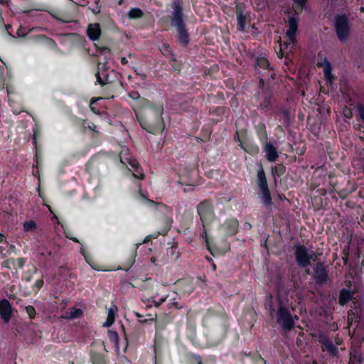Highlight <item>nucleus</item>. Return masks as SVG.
I'll list each match as a JSON object with an SVG mask.
<instances>
[{"label":"nucleus","mask_w":364,"mask_h":364,"mask_svg":"<svg viewBox=\"0 0 364 364\" xmlns=\"http://www.w3.org/2000/svg\"><path fill=\"white\" fill-rule=\"evenodd\" d=\"M97 52L99 54V59L97 63V70L95 73L97 82L100 85L112 83L109 77L108 70L110 67L107 65L109 63L108 60L110 58L112 54L111 49L107 45L103 44L100 42L99 44L95 43Z\"/></svg>","instance_id":"nucleus-1"},{"label":"nucleus","mask_w":364,"mask_h":364,"mask_svg":"<svg viewBox=\"0 0 364 364\" xmlns=\"http://www.w3.org/2000/svg\"><path fill=\"white\" fill-rule=\"evenodd\" d=\"M119 159V166L126 167L132 173L133 176L137 179L144 178V173L142 168L139 166L138 161L130 155L127 147L121 146Z\"/></svg>","instance_id":"nucleus-2"},{"label":"nucleus","mask_w":364,"mask_h":364,"mask_svg":"<svg viewBox=\"0 0 364 364\" xmlns=\"http://www.w3.org/2000/svg\"><path fill=\"white\" fill-rule=\"evenodd\" d=\"M172 14L173 20L171 26L176 28L180 43L186 46L189 42V34L183 21L182 10L178 4H174L173 11Z\"/></svg>","instance_id":"nucleus-3"},{"label":"nucleus","mask_w":364,"mask_h":364,"mask_svg":"<svg viewBox=\"0 0 364 364\" xmlns=\"http://www.w3.org/2000/svg\"><path fill=\"white\" fill-rule=\"evenodd\" d=\"M294 250L297 264L303 268L311 266L313 262L317 260L319 255L314 250L301 245H295Z\"/></svg>","instance_id":"nucleus-4"},{"label":"nucleus","mask_w":364,"mask_h":364,"mask_svg":"<svg viewBox=\"0 0 364 364\" xmlns=\"http://www.w3.org/2000/svg\"><path fill=\"white\" fill-rule=\"evenodd\" d=\"M289 28L286 33V40L280 41L279 48L282 55L289 53L294 48L296 39V33L297 31V19L295 17H291L288 20Z\"/></svg>","instance_id":"nucleus-5"},{"label":"nucleus","mask_w":364,"mask_h":364,"mask_svg":"<svg viewBox=\"0 0 364 364\" xmlns=\"http://www.w3.org/2000/svg\"><path fill=\"white\" fill-rule=\"evenodd\" d=\"M279 309L277 312V321L284 329H291L294 325V318L289 311L288 303L282 301L279 297Z\"/></svg>","instance_id":"nucleus-6"},{"label":"nucleus","mask_w":364,"mask_h":364,"mask_svg":"<svg viewBox=\"0 0 364 364\" xmlns=\"http://www.w3.org/2000/svg\"><path fill=\"white\" fill-rule=\"evenodd\" d=\"M337 36L341 41H346L350 34V26L348 18L344 15L337 16L335 21Z\"/></svg>","instance_id":"nucleus-7"},{"label":"nucleus","mask_w":364,"mask_h":364,"mask_svg":"<svg viewBox=\"0 0 364 364\" xmlns=\"http://www.w3.org/2000/svg\"><path fill=\"white\" fill-rule=\"evenodd\" d=\"M14 309L6 299L0 300V318L4 324L8 323L13 316Z\"/></svg>","instance_id":"nucleus-8"},{"label":"nucleus","mask_w":364,"mask_h":364,"mask_svg":"<svg viewBox=\"0 0 364 364\" xmlns=\"http://www.w3.org/2000/svg\"><path fill=\"white\" fill-rule=\"evenodd\" d=\"M198 213L203 221V226L205 223L213 218V208L210 203L208 202H203L198 205Z\"/></svg>","instance_id":"nucleus-9"},{"label":"nucleus","mask_w":364,"mask_h":364,"mask_svg":"<svg viewBox=\"0 0 364 364\" xmlns=\"http://www.w3.org/2000/svg\"><path fill=\"white\" fill-rule=\"evenodd\" d=\"M317 66L322 68L326 80L331 82L333 77L331 74V65L326 58H319L317 61Z\"/></svg>","instance_id":"nucleus-10"},{"label":"nucleus","mask_w":364,"mask_h":364,"mask_svg":"<svg viewBox=\"0 0 364 364\" xmlns=\"http://www.w3.org/2000/svg\"><path fill=\"white\" fill-rule=\"evenodd\" d=\"M87 36L88 38L92 41H98L101 36L102 31L100 23H90L87 28Z\"/></svg>","instance_id":"nucleus-11"},{"label":"nucleus","mask_w":364,"mask_h":364,"mask_svg":"<svg viewBox=\"0 0 364 364\" xmlns=\"http://www.w3.org/2000/svg\"><path fill=\"white\" fill-rule=\"evenodd\" d=\"M265 156L270 162H274L278 159L279 154L275 146L270 142H267L264 146Z\"/></svg>","instance_id":"nucleus-12"},{"label":"nucleus","mask_w":364,"mask_h":364,"mask_svg":"<svg viewBox=\"0 0 364 364\" xmlns=\"http://www.w3.org/2000/svg\"><path fill=\"white\" fill-rule=\"evenodd\" d=\"M321 343H322L323 350H326L333 355H337L338 348L333 343L327 338H323Z\"/></svg>","instance_id":"nucleus-13"},{"label":"nucleus","mask_w":364,"mask_h":364,"mask_svg":"<svg viewBox=\"0 0 364 364\" xmlns=\"http://www.w3.org/2000/svg\"><path fill=\"white\" fill-rule=\"evenodd\" d=\"M139 196H141V198L142 199H144V203L146 205L149 206V207L157 206V207H159V208L161 211H166L168 213H171V210L168 209L167 208V206H166L163 204H156L153 200L146 199L144 195L142 193L141 190L140 188L139 190Z\"/></svg>","instance_id":"nucleus-14"},{"label":"nucleus","mask_w":364,"mask_h":364,"mask_svg":"<svg viewBox=\"0 0 364 364\" xmlns=\"http://www.w3.org/2000/svg\"><path fill=\"white\" fill-rule=\"evenodd\" d=\"M238 226V222L235 219H230L227 220L223 227L227 231V234L232 235L236 233Z\"/></svg>","instance_id":"nucleus-15"},{"label":"nucleus","mask_w":364,"mask_h":364,"mask_svg":"<svg viewBox=\"0 0 364 364\" xmlns=\"http://www.w3.org/2000/svg\"><path fill=\"white\" fill-rule=\"evenodd\" d=\"M29 267L26 271L23 272L21 276L23 281L30 282L33 279L34 274L38 272V269L33 264L28 265Z\"/></svg>","instance_id":"nucleus-16"},{"label":"nucleus","mask_w":364,"mask_h":364,"mask_svg":"<svg viewBox=\"0 0 364 364\" xmlns=\"http://www.w3.org/2000/svg\"><path fill=\"white\" fill-rule=\"evenodd\" d=\"M83 314L81 309L72 307L66 311L64 318L67 319H75L80 318Z\"/></svg>","instance_id":"nucleus-17"},{"label":"nucleus","mask_w":364,"mask_h":364,"mask_svg":"<svg viewBox=\"0 0 364 364\" xmlns=\"http://www.w3.org/2000/svg\"><path fill=\"white\" fill-rule=\"evenodd\" d=\"M257 184L259 188V191L262 190L269 189L264 171L262 168L258 171L257 173Z\"/></svg>","instance_id":"nucleus-18"},{"label":"nucleus","mask_w":364,"mask_h":364,"mask_svg":"<svg viewBox=\"0 0 364 364\" xmlns=\"http://www.w3.org/2000/svg\"><path fill=\"white\" fill-rule=\"evenodd\" d=\"M353 296V294L346 289H342L340 292L339 304L344 305L348 302Z\"/></svg>","instance_id":"nucleus-19"},{"label":"nucleus","mask_w":364,"mask_h":364,"mask_svg":"<svg viewBox=\"0 0 364 364\" xmlns=\"http://www.w3.org/2000/svg\"><path fill=\"white\" fill-rule=\"evenodd\" d=\"M237 28L240 31H245L246 28V16L240 11H237Z\"/></svg>","instance_id":"nucleus-20"},{"label":"nucleus","mask_w":364,"mask_h":364,"mask_svg":"<svg viewBox=\"0 0 364 364\" xmlns=\"http://www.w3.org/2000/svg\"><path fill=\"white\" fill-rule=\"evenodd\" d=\"M262 194V202L264 205L270 207L272 205V198L269 189L260 191Z\"/></svg>","instance_id":"nucleus-21"},{"label":"nucleus","mask_w":364,"mask_h":364,"mask_svg":"<svg viewBox=\"0 0 364 364\" xmlns=\"http://www.w3.org/2000/svg\"><path fill=\"white\" fill-rule=\"evenodd\" d=\"M114 323V301H111V307L109 309L107 321L103 324L105 327H109Z\"/></svg>","instance_id":"nucleus-22"},{"label":"nucleus","mask_w":364,"mask_h":364,"mask_svg":"<svg viewBox=\"0 0 364 364\" xmlns=\"http://www.w3.org/2000/svg\"><path fill=\"white\" fill-rule=\"evenodd\" d=\"M143 16L144 12L139 8H133L128 13V16L131 19L141 18Z\"/></svg>","instance_id":"nucleus-23"},{"label":"nucleus","mask_w":364,"mask_h":364,"mask_svg":"<svg viewBox=\"0 0 364 364\" xmlns=\"http://www.w3.org/2000/svg\"><path fill=\"white\" fill-rule=\"evenodd\" d=\"M37 230V224L33 220L26 221L23 223V230L26 232H34Z\"/></svg>","instance_id":"nucleus-24"},{"label":"nucleus","mask_w":364,"mask_h":364,"mask_svg":"<svg viewBox=\"0 0 364 364\" xmlns=\"http://www.w3.org/2000/svg\"><path fill=\"white\" fill-rule=\"evenodd\" d=\"M35 148V155H34V158H33V161L35 163V164L33 165V167H36L37 168H38L40 164H41V148L39 146H34Z\"/></svg>","instance_id":"nucleus-25"},{"label":"nucleus","mask_w":364,"mask_h":364,"mask_svg":"<svg viewBox=\"0 0 364 364\" xmlns=\"http://www.w3.org/2000/svg\"><path fill=\"white\" fill-rule=\"evenodd\" d=\"M41 130L40 128L36 125L33 127V136H32V144L33 146H39L38 144V137L40 136Z\"/></svg>","instance_id":"nucleus-26"},{"label":"nucleus","mask_w":364,"mask_h":364,"mask_svg":"<svg viewBox=\"0 0 364 364\" xmlns=\"http://www.w3.org/2000/svg\"><path fill=\"white\" fill-rule=\"evenodd\" d=\"M91 360L93 364H105L104 357L99 353H93L91 355Z\"/></svg>","instance_id":"nucleus-27"},{"label":"nucleus","mask_w":364,"mask_h":364,"mask_svg":"<svg viewBox=\"0 0 364 364\" xmlns=\"http://www.w3.org/2000/svg\"><path fill=\"white\" fill-rule=\"evenodd\" d=\"M252 4L257 10H262L267 5V0H252Z\"/></svg>","instance_id":"nucleus-28"},{"label":"nucleus","mask_w":364,"mask_h":364,"mask_svg":"<svg viewBox=\"0 0 364 364\" xmlns=\"http://www.w3.org/2000/svg\"><path fill=\"white\" fill-rule=\"evenodd\" d=\"M43 284H44V281L42 278L36 280L35 282V283L31 287L33 291L35 294L38 293L40 289L43 287Z\"/></svg>","instance_id":"nucleus-29"},{"label":"nucleus","mask_w":364,"mask_h":364,"mask_svg":"<svg viewBox=\"0 0 364 364\" xmlns=\"http://www.w3.org/2000/svg\"><path fill=\"white\" fill-rule=\"evenodd\" d=\"M87 119H84L80 117H75V124L77 126H79L81 127L82 132H85L87 131V127H86Z\"/></svg>","instance_id":"nucleus-30"},{"label":"nucleus","mask_w":364,"mask_h":364,"mask_svg":"<svg viewBox=\"0 0 364 364\" xmlns=\"http://www.w3.org/2000/svg\"><path fill=\"white\" fill-rule=\"evenodd\" d=\"M25 310H26L27 314L28 315V317L31 319L35 318L36 315V309L33 306L28 305V306H26Z\"/></svg>","instance_id":"nucleus-31"},{"label":"nucleus","mask_w":364,"mask_h":364,"mask_svg":"<svg viewBox=\"0 0 364 364\" xmlns=\"http://www.w3.org/2000/svg\"><path fill=\"white\" fill-rule=\"evenodd\" d=\"M129 97L133 100H139L140 102H141L144 105H146L149 103V102L146 99H140L139 94L137 92H132L131 93H129Z\"/></svg>","instance_id":"nucleus-32"},{"label":"nucleus","mask_w":364,"mask_h":364,"mask_svg":"<svg viewBox=\"0 0 364 364\" xmlns=\"http://www.w3.org/2000/svg\"><path fill=\"white\" fill-rule=\"evenodd\" d=\"M257 65L262 68H267L269 66L268 60L264 58H261L257 60Z\"/></svg>","instance_id":"nucleus-33"},{"label":"nucleus","mask_w":364,"mask_h":364,"mask_svg":"<svg viewBox=\"0 0 364 364\" xmlns=\"http://www.w3.org/2000/svg\"><path fill=\"white\" fill-rule=\"evenodd\" d=\"M316 274L317 279L321 282H323L326 279V274L323 269H321V272L316 271Z\"/></svg>","instance_id":"nucleus-34"},{"label":"nucleus","mask_w":364,"mask_h":364,"mask_svg":"<svg viewBox=\"0 0 364 364\" xmlns=\"http://www.w3.org/2000/svg\"><path fill=\"white\" fill-rule=\"evenodd\" d=\"M172 220L169 217H167L165 220V228L161 231V234H165L171 228Z\"/></svg>","instance_id":"nucleus-35"},{"label":"nucleus","mask_w":364,"mask_h":364,"mask_svg":"<svg viewBox=\"0 0 364 364\" xmlns=\"http://www.w3.org/2000/svg\"><path fill=\"white\" fill-rule=\"evenodd\" d=\"M86 127H87V130H90L93 132H96L97 133L98 131L97 130V126L92 122H88V120L87 119V123H86Z\"/></svg>","instance_id":"nucleus-36"},{"label":"nucleus","mask_w":364,"mask_h":364,"mask_svg":"<svg viewBox=\"0 0 364 364\" xmlns=\"http://www.w3.org/2000/svg\"><path fill=\"white\" fill-rule=\"evenodd\" d=\"M160 50L164 55H168L170 53V48L167 44L163 43Z\"/></svg>","instance_id":"nucleus-37"},{"label":"nucleus","mask_w":364,"mask_h":364,"mask_svg":"<svg viewBox=\"0 0 364 364\" xmlns=\"http://www.w3.org/2000/svg\"><path fill=\"white\" fill-rule=\"evenodd\" d=\"M26 262V259L24 257H19L16 259V264L18 268H23Z\"/></svg>","instance_id":"nucleus-38"},{"label":"nucleus","mask_w":364,"mask_h":364,"mask_svg":"<svg viewBox=\"0 0 364 364\" xmlns=\"http://www.w3.org/2000/svg\"><path fill=\"white\" fill-rule=\"evenodd\" d=\"M293 1L296 5V9H302L306 0H293Z\"/></svg>","instance_id":"nucleus-39"},{"label":"nucleus","mask_w":364,"mask_h":364,"mask_svg":"<svg viewBox=\"0 0 364 364\" xmlns=\"http://www.w3.org/2000/svg\"><path fill=\"white\" fill-rule=\"evenodd\" d=\"M343 115L346 117L350 119L353 116V112L350 109H348L346 107L343 111Z\"/></svg>","instance_id":"nucleus-40"},{"label":"nucleus","mask_w":364,"mask_h":364,"mask_svg":"<svg viewBox=\"0 0 364 364\" xmlns=\"http://www.w3.org/2000/svg\"><path fill=\"white\" fill-rule=\"evenodd\" d=\"M65 237L67 238L70 239V240L73 241L74 242L80 243L79 240L77 237L72 236V235L70 232H65Z\"/></svg>","instance_id":"nucleus-41"},{"label":"nucleus","mask_w":364,"mask_h":364,"mask_svg":"<svg viewBox=\"0 0 364 364\" xmlns=\"http://www.w3.org/2000/svg\"><path fill=\"white\" fill-rule=\"evenodd\" d=\"M53 17L59 22H62V23H68V22H70L71 21L69 20V19H67V18H64L61 16H53Z\"/></svg>","instance_id":"nucleus-42"},{"label":"nucleus","mask_w":364,"mask_h":364,"mask_svg":"<svg viewBox=\"0 0 364 364\" xmlns=\"http://www.w3.org/2000/svg\"><path fill=\"white\" fill-rule=\"evenodd\" d=\"M359 116L360 117L364 120V107L362 105H359L358 107Z\"/></svg>","instance_id":"nucleus-43"},{"label":"nucleus","mask_w":364,"mask_h":364,"mask_svg":"<svg viewBox=\"0 0 364 364\" xmlns=\"http://www.w3.org/2000/svg\"><path fill=\"white\" fill-rule=\"evenodd\" d=\"M202 237L203 239H205V243H206V246H207V248L209 249V244H208V236H207V232H203V234H202Z\"/></svg>","instance_id":"nucleus-44"},{"label":"nucleus","mask_w":364,"mask_h":364,"mask_svg":"<svg viewBox=\"0 0 364 364\" xmlns=\"http://www.w3.org/2000/svg\"><path fill=\"white\" fill-rule=\"evenodd\" d=\"M107 334H108L109 340L111 341H112L114 340V331L112 330H108Z\"/></svg>","instance_id":"nucleus-45"},{"label":"nucleus","mask_w":364,"mask_h":364,"mask_svg":"<svg viewBox=\"0 0 364 364\" xmlns=\"http://www.w3.org/2000/svg\"><path fill=\"white\" fill-rule=\"evenodd\" d=\"M95 102V100H91V103H90V109L94 112V113H96V114H98L99 112H97V110L95 109V108L93 106V103Z\"/></svg>","instance_id":"nucleus-46"},{"label":"nucleus","mask_w":364,"mask_h":364,"mask_svg":"<svg viewBox=\"0 0 364 364\" xmlns=\"http://www.w3.org/2000/svg\"><path fill=\"white\" fill-rule=\"evenodd\" d=\"M80 253L84 256V257H85V260L87 261V262L89 263L87 255L84 248H81L80 249Z\"/></svg>","instance_id":"nucleus-47"},{"label":"nucleus","mask_w":364,"mask_h":364,"mask_svg":"<svg viewBox=\"0 0 364 364\" xmlns=\"http://www.w3.org/2000/svg\"><path fill=\"white\" fill-rule=\"evenodd\" d=\"M3 242H7V241L5 239V235L3 233L0 232V243Z\"/></svg>","instance_id":"nucleus-48"},{"label":"nucleus","mask_w":364,"mask_h":364,"mask_svg":"<svg viewBox=\"0 0 364 364\" xmlns=\"http://www.w3.org/2000/svg\"><path fill=\"white\" fill-rule=\"evenodd\" d=\"M165 300H166V298H161L159 302L154 301V305L156 306H159V305H161L163 302H164Z\"/></svg>","instance_id":"nucleus-49"},{"label":"nucleus","mask_w":364,"mask_h":364,"mask_svg":"<svg viewBox=\"0 0 364 364\" xmlns=\"http://www.w3.org/2000/svg\"><path fill=\"white\" fill-rule=\"evenodd\" d=\"M9 259L5 260L2 262L1 265L3 267L9 268Z\"/></svg>","instance_id":"nucleus-50"},{"label":"nucleus","mask_w":364,"mask_h":364,"mask_svg":"<svg viewBox=\"0 0 364 364\" xmlns=\"http://www.w3.org/2000/svg\"><path fill=\"white\" fill-rule=\"evenodd\" d=\"M176 251V247H171L170 248V250H168V254H169V253H170V254H171V255H174Z\"/></svg>","instance_id":"nucleus-51"},{"label":"nucleus","mask_w":364,"mask_h":364,"mask_svg":"<svg viewBox=\"0 0 364 364\" xmlns=\"http://www.w3.org/2000/svg\"><path fill=\"white\" fill-rule=\"evenodd\" d=\"M120 61H121L122 64H123V65H126L128 63V60L125 57L121 58Z\"/></svg>","instance_id":"nucleus-52"},{"label":"nucleus","mask_w":364,"mask_h":364,"mask_svg":"<svg viewBox=\"0 0 364 364\" xmlns=\"http://www.w3.org/2000/svg\"><path fill=\"white\" fill-rule=\"evenodd\" d=\"M12 112H13L14 114L18 115V114H21L22 111L19 110V109H13Z\"/></svg>","instance_id":"nucleus-53"},{"label":"nucleus","mask_w":364,"mask_h":364,"mask_svg":"<svg viewBox=\"0 0 364 364\" xmlns=\"http://www.w3.org/2000/svg\"><path fill=\"white\" fill-rule=\"evenodd\" d=\"M245 228V229H250L251 228V225L249 223H246L244 225Z\"/></svg>","instance_id":"nucleus-54"},{"label":"nucleus","mask_w":364,"mask_h":364,"mask_svg":"<svg viewBox=\"0 0 364 364\" xmlns=\"http://www.w3.org/2000/svg\"><path fill=\"white\" fill-rule=\"evenodd\" d=\"M351 319H352V317H351V316H350V311H349V312H348V321H350Z\"/></svg>","instance_id":"nucleus-55"},{"label":"nucleus","mask_w":364,"mask_h":364,"mask_svg":"<svg viewBox=\"0 0 364 364\" xmlns=\"http://www.w3.org/2000/svg\"><path fill=\"white\" fill-rule=\"evenodd\" d=\"M5 1L4 0H0V4H4Z\"/></svg>","instance_id":"nucleus-56"},{"label":"nucleus","mask_w":364,"mask_h":364,"mask_svg":"<svg viewBox=\"0 0 364 364\" xmlns=\"http://www.w3.org/2000/svg\"><path fill=\"white\" fill-rule=\"evenodd\" d=\"M151 262H153V263H154V262H155V258L152 257V258L151 259Z\"/></svg>","instance_id":"nucleus-57"},{"label":"nucleus","mask_w":364,"mask_h":364,"mask_svg":"<svg viewBox=\"0 0 364 364\" xmlns=\"http://www.w3.org/2000/svg\"><path fill=\"white\" fill-rule=\"evenodd\" d=\"M213 269L214 270L216 269V266H215V264H213Z\"/></svg>","instance_id":"nucleus-58"},{"label":"nucleus","mask_w":364,"mask_h":364,"mask_svg":"<svg viewBox=\"0 0 364 364\" xmlns=\"http://www.w3.org/2000/svg\"><path fill=\"white\" fill-rule=\"evenodd\" d=\"M48 39H49V41H52L53 43H55L54 40H53V39H51V38H48Z\"/></svg>","instance_id":"nucleus-59"},{"label":"nucleus","mask_w":364,"mask_h":364,"mask_svg":"<svg viewBox=\"0 0 364 364\" xmlns=\"http://www.w3.org/2000/svg\"><path fill=\"white\" fill-rule=\"evenodd\" d=\"M122 2H123V0H119V4H122Z\"/></svg>","instance_id":"nucleus-60"},{"label":"nucleus","mask_w":364,"mask_h":364,"mask_svg":"<svg viewBox=\"0 0 364 364\" xmlns=\"http://www.w3.org/2000/svg\"><path fill=\"white\" fill-rule=\"evenodd\" d=\"M0 70L3 72L4 71V68L2 66H0Z\"/></svg>","instance_id":"nucleus-61"},{"label":"nucleus","mask_w":364,"mask_h":364,"mask_svg":"<svg viewBox=\"0 0 364 364\" xmlns=\"http://www.w3.org/2000/svg\"><path fill=\"white\" fill-rule=\"evenodd\" d=\"M178 254L174 257V259H178Z\"/></svg>","instance_id":"nucleus-62"},{"label":"nucleus","mask_w":364,"mask_h":364,"mask_svg":"<svg viewBox=\"0 0 364 364\" xmlns=\"http://www.w3.org/2000/svg\"><path fill=\"white\" fill-rule=\"evenodd\" d=\"M109 98L114 99V95L110 96Z\"/></svg>","instance_id":"nucleus-63"},{"label":"nucleus","mask_w":364,"mask_h":364,"mask_svg":"<svg viewBox=\"0 0 364 364\" xmlns=\"http://www.w3.org/2000/svg\"><path fill=\"white\" fill-rule=\"evenodd\" d=\"M208 250L210 251V252H212V250H210V248H209V249H208Z\"/></svg>","instance_id":"nucleus-64"}]
</instances>
